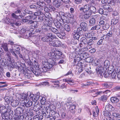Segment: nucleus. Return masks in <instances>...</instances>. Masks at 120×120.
Returning <instances> with one entry per match:
<instances>
[{"label": "nucleus", "instance_id": "obj_1", "mask_svg": "<svg viewBox=\"0 0 120 120\" xmlns=\"http://www.w3.org/2000/svg\"><path fill=\"white\" fill-rule=\"evenodd\" d=\"M52 61V62L51 61L49 63L46 61H43V65L42 68L38 69H36L35 68H34V69L32 68L31 69L32 72L36 75H39L42 72H46L48 70L52 67L54 64V63H53L54 62L53 61Z\"/></svg>", "mask_w": 120, "mask_h": 120}, {"label": "nucleus", "instance_id": "obj_2", "mask_svg": "<svg viewBox=\"0 0 120 120\" xmlns=\"http://www.w3.org/2000/svg\"><path fill=\"white\" fill-rule=\"evenodd\" d=\"M29 52L27 51H23L21 54L19 52V57L23 59H25L26 64L29 66H31L33 64V62L30 60L29 55L28 54Z\"/></svg>", "mask_w": 120, "mask_h": 120}, {"label": "nucleus", "instance_id": "obj_3", "mask_svg": "<svg viewBox=\"0 0 120 120\" xmlns=\"http://www.w3.org/2000/svg\"><path fill=\"white\" fill-rule=\"evenodd\" d=\"M22 9H16L14 13L12 14V17L16 19H19L22 18V17L25 15V14L23 13L22 14L21 12Z\"/></svg>", "mask_w": 120, "mask_h": 120}, {"label": "nucleus", "instance_id": "obj_4", "mask_svg": "<svg viewBox=\"0 0 120 120\" xmlns=\"http://www.w3.org/2000/svg\"><path fill=\"white\" fill-rule=\"evenodd\" d=\"M13 46L14 47H12V49H10L9 50L13 55H14L16 57H17V55L16 52V53H18V52L19 53V52L20 53V52L19 51L20 48L19 46L18 45H14Z\"/></svg>", "mask_w": 120, "mask_h": 120}, {"label": "nucleus", "instance_id": "obj_5", "mask_svg": "<svg viewBox=\"0 0 120 120\" xmlns=\"http://www.w3.org/2000/svg\"><path fill=\"white\" fill-rule=\"evenodd\" d=\"M49 43L50 45L57 47L61 46L62 45L61 42L58 40L51 41Z\"/></svg>", "mask_w": 120, "mask_h": 120}, {"label": "nucleus", "instance_id": "obj_6", "mask_svg": "<svg viewBox=\"0 0 120 120\" xmlns=\"http://www.w3.org/2000/svg\"><path fill=\"white\" fill-rule=\"evenodd\" d=\"M20 32L25 38H27L30 36V32L29 30H26L24 28H23L21 30Z\"/></svg>", "mask_w": 120, "mask_h": 120}, {"label": "nucleus", "instance_id": "obj_7", "mask_svg": "<svg viewBox=\"0 0 120 120\" xmlns=\"http://www.w3.org/2000/svg\"><path fill=\"white\" fill-rule=\"evenodd\" d=\"M54 24L56 27L60 29H62L63 28L62 25L64 24L61 22V20H59V21L56 20L54 21Z\"/></svg>", "mask_w": 120, "mask_h": 120}, {"label": "nucleus", "instance_id": "obj_8", "mask_svg": "<svg viewBox=\"0 0 120 120\" xmlns=\"http://www.w3.org/2000/svg\"><path fill=\"white\" fill-rule=\"evenodd\" d=\"M51 31L54 33L56 34L57 36L60 38H61L62 35L60 34V29H57L53 27H51L49 28Z\"/></svg>", "mask_w": 120, "mask_h": 120}, {"label": "nucleus", "instance_id": "obj_9", "mask_svg": "<svg viewBox=\"0 0 120 120\" xmlns=\"http://www.w3.org/2000/svg\"><path fill=\"white\" fill-rule=\"evenodd\" d=\"M69 111L72 113H75V106L74 104L72 103L68 106Z\"/></svg>", "mask_w": 120, "mask_h": 120}, {"label": "nucleus", "instance_id": "obj_10", "mask_svg": "<svg viewBox=\"0 0 120 120\" xmlns=\"http://www.w3.org/2000/svg\"><path fill=\"white\" fill-rule=\"evenodd\" d=\"M28 93L26 94L23 93L22 94L19 95V97L20 98L19 99L22 101L24 100L25 101L26 100H28L27 97L28 95Z\"/></svg>", "mask_w": 120, "mask_h": 120}, {"label": "nucleus", "instance_id": "obj_11", "mask_svg": "<svg viewBox=\"0 0 120 120\" xmlns=\"http://www.w3.org/2000/svg\"><path fill=\"white\" fill-rule=\"evenodd\" d=\"M54 6L55 7L58 8L62 4L61 0H54L53 2Z\"/></svg>", "mask_w": 120, "mask_h": 120}, {"label": "nucleus", "instance_id": "obj_12", "mask_svg": "<svg viewBox=\"0 0 120 120\" xmlns=\"http://www.w3.org/2000/svg\"><path fill=\"white\" fill-rule=\"evenodd\" d=\"M61 22L64 24V23H68L69 22V19L64 14H63L61 16Z\"/></svg>", "mask_w": 120, "mask_h": 120}, {"label": "nucleus", "instance_id": "obj_13", "mask_svg": "<svg viewBox=\"0 0 120 120\" xmlns=\"http://www.w3.org/2000/svg\"><path fill=\"white\" fill-rule=\"evenodd\" d=\"M80 26L84 31H86L88 30V28L87 24L85 22H81L80 24Z\"/></svg>", "mask_w": 120, "mask_h": 120}, {"label": "nucleus", "instance_id": "obj_14", "mask_svg": "<svg viewBox=\"0 0 120 120\" xmlns=\"http://www.w3.org/2000/svg\"><path fill=\"white\" fill-rule=\"evenodd\" d=\"M23 109L21 108L18 107L15 110V114L16 116H19L22 112Z\"/></svg>", "mask_w": 120, "mask_h": 120}, {"label": "nucleus", "instance_id": "obj_15", "mask_svg": "<svg viewBox=\"0 0 120 120\" xmlns=\"http://www.w3.org/2000/svg\"><path fill=\"white\" fill-rule=\"evenodd\" d=\"M105 109L106 111H112L114 110V108L111 105L108 103L106 105Z\"/></svg>", "mask_w": 120, "mask_h": 120}, {"label": "nucleus", "instance_id": "obj_16", "mask_svg": "<svg viewBox=\"0 0 120 120\" xmlns=\"http://www.w3.org/2000/svg\"><path fill=\"white\" fill-rule=\"evenodd\" d=\"M89 6L88 4L85 5L83 8H79V10L80 11H82L83 12L89 11Z\"/></svg>", "mask_w": 120, "mask_h": 120}, {"label": "nucleus", "instance_id": "obj_17", "mask_svg": "<svg viewBox=\"0 0 120 120\" xmlns=\"http://www.w3.org/2000/svg\"><path fill=\"white\" fill-rule=\"evenodd\" d=\"M76 54H77L79 55L80 56L79 57L81 59H82L83 58L86 59L87 57L86 55H87V54L86 53H82L81 52V51L78 52H76Z\"/></svg>", "mask_w": 120, "mask_h": 120}, {"label": "nucleus", "instance_id": "obj_18", "mask_svg": "<svg viewBox=\"0 0 120 120\" xmlns=\"http://www.w3.org/2000/svg\"><path fill=\"white\" fill-rule=\"evenodd\" d=\"M83 12L84 14L83 15V17L86 19H88L92 14L90 11Z\"/></svg>", "mask_w": 120, "mask_h": 120}, {"label": "nucleus", "instance_id": "obj_19", "mask_svg": "<svg viewBox=\"0 0 120 120\" xmlns=\"http://www.w3.org/2000/svg\"><path fill=\"white\" fill-rule=\"evenodd\" d=\"M102 93L107 94L108 96L110 95L111 93L109 90H106L104 91H98L97 92L95 93V94L97 95H100Z\"/></svg>", "mask_w": 120, "mask_h": 120}, {"label": "nucleus", "instance_id": "obj_20", "mask_svg": "<svg viewBox=\"0 0 120 120\" xmlns=\"http://www.w3.org/2000/svg\"><path fill=\"white\" fill-rule=\"evenodd\" d=\"M44 0H33V1L37 2V5L41 7H43L45 6V4L44 2Z\"/></svg>", "mask_w": 120, "mask_h": 120}, {"label": "nucleus", "instance_id": "obj_21", "mask_svg": "<svg viewBox=\"0 0 120 120\" xmlns=\"http://www.w3.org/2000/svg\"><path fill=\"white\" fill-rule=\"evenodd\" d=\"M2 118L3 119H5L7 120L10 119V116L9 113L6 111L2 113L1 114Z\"/></svg>", "mask_w": 120, "mask_h": 120}, {"label": "nucleus", "instance_id": "obj_22", "mask_svg": "<svg viewBox=\"0 0 120 120\" xmlns=\"http://www.w3.org/2000/svg\"><path fill=\"white\" fill-rule=\"evenodd\" d=\"M52 51L55 53L57 55H62V53L61 52V50L58 49L53 48L52 50Z\"/></svg>", "mask_w": 120, "mask_h": 120}, {"label": "nucleus", "instance_id": "obj_23", "mask_svg": "<svg viewBox=\"0 0 120 120\" xmlns=\"http://www.w3.org/2000/svg\"><path fill=\"white\" fill-rule=\"evenodd\" d=\"M43 14V12L42 11H39V12H36L34 14L31 15V16H32L33 19H34L37 16H41V15Z\"/></svg>", "mask_w": 120, "mask_h": 120}, {"label": "nucleus", "instance_id": "obj_24", "mask_svg": "<svg viewBox=\"0 0 120 120\" xmlns=\"http://www.w3.org/2000/svg\"><path fill=\"white\" fill-rule=\"evenodd\" d=\"M103 9L105 10L111 11H112V9L111 6L109 4H105L103 6Z\"/></svg>", "mask_w": 120, "mask_h": 120}, {"label": "nucleus", "instance_id": "obj_25", "mask_svg": "<svg viewBox=\"0 0 120 120\" xmlns=\"http://www.w3.org/2000/svg\"><path fill=\"white\" fill-rule=\"evenodd\" d=\"M103 113L104 116H109V119L110 117H112L113 118L112 116L111 115L110 112H109L108 111H103Z\"/></svg>", "mask_w": 120, "mask_h": 120}, {"label": "nucleus", "instance_id": "obj_26", "mask_svg": "<svg viewBox=\"0 0 120 120\" xmlns=\"http://www.w3.org/2000/svg\"><path fill=\"white\" fill-rule=\"evenodd\" d=\"M63 80L64 81L67 82L69 84L73 85L74 83V80L70 78L65 79Z\"/></svg>", "mask_w": 120, "mask_h": 120}, {"label": "nucleus", "instance_id": "obj_27", "mask_svg": "<svg viewBox=\"0 0 120 120\" xmlns=\"http://www.w3.org/2000/svg\"><path fill=\"white\" fill-rule=\"evenodd\" d=\"M49 28V26H46L45 25H43L42 26V34H45L46 32L48 30V28Z\"/></svg>", "mask_w": 120, "mask_h": 120}, {"label": "nucleus", "instance_id": "obj_28", "mask_svg": "<svg viewBox=\"0 0 120 120\" xmlns=\"http://www.w3.org/2000/svg\"><path fill=\"white\" fill-rule=\"evenodd\" d=\"M82 29L81 28L79 27L76 30H75L74 32L77 33L78 34H80L81 35H82L84 34L83 31L82 30Z\"/></svg>", "mask_w": 120, "mask_h": 120}, {"label": "nucleus", "instance_id": "obj_29", "mask_svg": "<svg viewBox=\"0 0 120 120\" xmlns=\"http://www.w3.org/2000/svg\"><path fill=\"white\" fill-rule=\"evenodd\" d=\"M97 73L101 74H102L104 71V70L103 67H98L96 69Z\"/></svg>", "mask_w": 120, "mask_h": 120}, {"label": "nucleus", "instance_id": "obj_30", "mask_svg": "<svg viewBox=\"0 0 120 120\" xmlns=\"http://www.w3.org/2000/svg\"><path fill=\"white\" fill-rule=\"evenodd\" d=\"M28 100H26L24 101L25 105L27 107H29L31 106L32 104V102L30 101H27Z\"/></svg>", "mask_w": 120, "mask_h": 120}, {"label": "nucleus", "instance_id": "obj_31", "mask_svg": "<svg viewBox=\"0 0 120 120\" xmlns=\"http://www.w3.org/2000/svg\"><path fill=\"white\" fill-rule=\"evenodd\" d=\"M48 38L53 39L54 38H56V37L55 35L52 34L51 33H48L46 34Z\"/></svg>", "mask_w": 120, "mask_h": 120}, {"label": "nucleus", "instance_id": "obj_32", "mask_svg": "<svg viewBox=\"0 0 120 120\" xmlns=\"http://www.w3.org/2000/svg\"><path fill=\"white\" fill-rule=\"evenodd\" d=\"M110 100L112 103H116L119 101V99L118 98L115 97L111 98Z\"/></svg>", "mask_w": 120, "mask_h": 120}, {"label": "nucleus", "instance_id": "obj_33", "mask_svg": "<svg viewBox=\"0 0 120 120\" xmlns=\"http://www.w3.org/2000/svg\"><path fill=\"white\" fill-rule=\"evenodd\" d=\"M33 16H31V15L27 16V17L23 19H22V21L24 22H27L28 20L31 19H33Z\"/></svg>", "mask_w": 120, "mask_h": 120}, {"label": "nucleus", "instance_id": "obj_34", "mask_svg": "<svg viewBox=\"0 0 120 120\" xmlns=\"http://www.w3.org/2000/svg\"><path fill=\"white\" fill-rule=\"evenodd\" d=\"M12 106L13 107H16L19 104V101L18 100L13 101H11Z\"/></svg>", "mask_w": 120, "mask_h": 120}, {"label": "nucleus", "instance_id": "obj_35", "mask_svg": "<svg viewBox=\"0 0 120 120\" xmlns=\"http://www.w3.org/2000/svg\"><path fill=\"white\" fill-rule=\"evenodd\" d=\"M43 119L42 116H39L36 115L35 116L33 117L34 120H41Z\"/></svg>", "mask_w": 120, "mask_h": 120}, {"label": "nucleus", "instance_id": "obj_36", "mask_svg": "<svg viewBox=\"0 0 120 120\" xmlns=\"http://www.w3.org/2000/svg\"><path fill=\"white\" fill-rule=\"evenodd\" d=\"M96 20L94 18H92L89 21V25L91 26H93L95 23Z\"/></svg>", "mask_w": 120, "mask_h": 120}, {"label": "nucleus", "instance_id": "obj_37", "mask_svg": "<svg viewBox=\"0 0 120 120\" xmlns=\"http://www.w3.org/2000/svg\"><path fill=\"white\" fill-rule=\"evenodd\" d=\"M7 66L8 67V69L10 71H11L15 67V66L13 64L11 63L10 64H8Z\"/></svg>", "mask_w": 120, "mask_h": 120}, {"label": "nucleus", "instance_id": "obj_38", "mask_svg": "<svg viewBox=\"0 0 120 120\" xmlns=\"http://www.w3.org/2000/svg\"><path fill=\"white\" fill-rule=\"evenodd\" d=\"M81 42H83L85 45H87L88 39L85 37H82L80 40Z\"/></svg>", "mask_w": 120, "mask_h": 120}, {"label": "nucleus", "instance_id": "obj_39", "mask_svg": "<svg viewBox=\"0 0 120 120\" xmlns=\"http://www.w3.org/2000/svg\"><path fill=\"white\" fill-rule=\"evenodd\" d=\"M96 9L95 7L93 6H90V7L89 10L91 12V13H94L96 11Z\"/></svg>", "mask_w": 120, "mask_h": 120}, {"label": "nucleus", "instance_id": "obj_40", "mask_svg": "<svg viewBox=\"0 0 120 120\" xmlns=\"http://www.w3.org/2000/svg\"><path fill=\"white\" fill-rule=\"evenodd\" d=\"M117 69H115V71H113V73L111 74V76L112 78L113 79H115L116 76V75H117V73L118 71L117 70Z\"/></svg>", "mask_w": 120, "mask_h": 120}, {"label": "nucleus", "instance_id": "obj_41", "mask_svg": "<svg viewBox=\"0 0 120 120\" xmlns=\"http://www.w3.org/2000/svg\"><path fill=\"white\" fill-rule=\"evenodd\" d=\"M39 100L40 101L42 104L43 105L45 104L46 100L45 98L42 97L41 96H40Z\"/></svg>", "mask_w": 120, "mask_h": 120}, {"label": "nucleus", "instance_id": "obj_42", "mask_svg": "<svg viewBox=\"0 0 120 120\" xmlns=\"http://www.w3.org/2000/svg\"><path fill=\"white\" fill-rule=\"evenodd\" d=\"M113 35V34L111 32H109V33H107L106 35H104L103 37L106 36L105 38H107L108 39H109L110 38L112 37Z\"/></svg>", "mask_w": 120, "mask_h": 120}, {"label": "nucleus", "instance_id": "obj_43", "mask_svg": "<svg viewBox=\"0 0 120 120\" xmlns=\"http://www.w3.org/2000/svg\"><path fill=\"white\" fill-rule=\"evenodd\" d=\"M73 37L74 39H78L80 37V35L79 34L77 33L74 32L73 34Z\"/></svg>", "mask_w": 120, "mask_h": 120}, {"label": "nucleus", "instance_id": "obj_44", "mask_svg": "<svg viewBox=\"0 0 120 120\" xmlns=\"http://www.w3.org/2000/svg\"><path fill=\"white\" fill-rule=\"evenodd\" d=\"M41 40L43 41L46 42L49 41L50 42L51 41H50L49 39L48 38L46 35V36L42 37L41 38Z\"/></svg>", "mask_w": 120, "mask_h": 120}, {"label": "nucleus", "instance_id": "obj_45", "mask_svg": "<svg viewBox=\"0 0 120 120\" xmlns=\"http://www.w3.org/2000/svg\"><path fill=\"white\" fill-rule=\"evenodd\" d=\"M2 47L4 49V51H7L8 50V44L7 43H4L2 45Z\"/></svg>", "mask_w": 120, "mask_h": 120}, {"label": "nucleus", "instance_id": "obj_46", "mask_svg": "<svg viewBox=\"0 0 120 120\" xmlns=\"http://www.w3.org/2000/svg\"><path fill=\"white\" fill-rule=\"evenodd\" d=\"M118 19L114 18L112 19L111 21V23L112 25H115L118 23Z\"/></svg>", "mask_w": 120, "mask_h": 120}, {"label": "nucleus", "instance_id": "obj_47", "mask_svg": "<svg viewBox=\"0 0 120 120\" xmlns=\"http://www.w3.org/2000/svg\"><path fill=\"white\" fill-rule=\"evenodd\" d=\"M25 76L27 79H33V75L32 74L26 73L25 74Z\"/></svg>", "mask_w": 120, "mask_h": 120}, {"label": "nucleus", "instance_id": "obj_48", "mask_svg": "<svg viewBox=\"0 0 120 120\" xmlns=\"http://www.w3.org/2000/svg\"><path fill=\"white\" fill-rule=\"evenodd\" d=\"M36 20L38 22H41L43 21V17L41 16H37L35 18Z\"/></svg>", "mask_w": 120, "mask_h": 120}, {"label": "nucleus", "instance_id": "obj_49", "mask_svg": "<svg viewBox=\"0 0 120 120\" xmlns=\"http://www.w3.org/2000/svg\"><path fill=\"white\" fill-rule=\"evenodd\" d=\"M28 94V95L27 96L28 97V99H29L31 100H33L34 95L33 94L31 93H29Z\"/></svg>", "mask_w": 120, "mask_h": 120}, {"label": "nucleus", "instance_id": "obj_50", "mask_svg": "<svg viewBox=\"0 0 120 120\" xmlns=\"http://www.w3.org/2000/svg\"><path fill=\"white\" fill-rule=\"evenodd\" d=\"M47 108L46 107L45 108V109L44 110V111H43L42 112V113L43 115L44 116H46V117L47 118V116H48V115H49V113L47 111V109L48 110V109H46Z\"/></svg>", "mask_w": 120, "mask_h": 120}, {"label": "nucleus", "instance_id": "obj_51", "mask_svg": "<svg viewBox=\"0 0 120 120\" xmlns=\"http://www.w3.org/2000/svg\"><path fill=\"white\" fill-rule=\"evenodd\" d=\"M51 115H48V116H47V118H49L51 120H55L56 118L55 116L54 115H52V114H51Z\"/></svg>", "mask_w": 120, "mask_h": 120}, {"label": "nucleus", "instance_id": "obj_52", "mask_svg": "<svg viewBox=\"0 0 120 120\" xmlns=\"http://www.w3.org/2000/svg\"><path fill=\"white\" fill-rule=\"evenodd\" d=\"M20 21H18L13 22L11 25L13 27L15 25L17 26H19L20 25Z\"/></svg>", "mask_w": 120, "mask_h": 120}, {"label": "nucleus", "instance_id": "obj_53", "mask_svg": "<svg viewBox=\"0 0 120 120\" xmlns=\"http://www.w3.org/2000/svg\"><path fill=\"white\" fill-rule=\"evenodd\" d=\"M38 22L35 21H33L32 26L33 27H34V28H36L38 27Z\"/></svg>", "mask_w": 120, "mask_h": 120}, {"label": "nucleus", "instance_id": "obj_54", "mask_svg": "<svg viewBox=\"0 0 120 120\" xmlns=\"http://www.w3.org/2000/svg\"><path fill=\"white\" fill-rule=\"evenodd\" d=\"M85 59L86 62L87 63L92 62L93 60V58L90 57H87Z\"/></svg>", "mask_w": 120, "mask_h": 120}, {"label": "nucleus", "instance_id": "obj_55", "mask_svg": "<svg viewBox=\"0 0 120 120\" xmlns=\"http://www.w3.org/2000/svg\"><path fill=\"white\" fill-rule=\"evenodd\" d=\"M94 43V42L92 39H88L87 45H90L91 46V45H92Z\"/></svg>", "mask_w": 120, "mask_h": 120}, {"label": "nucleus", "instance_id": "obj_56", "mask_svg": "<svg viewBox=\"0 0 120 120\" xmlns=\"http://www.w3.org/2000/svg\"><path fill=\"white\" fill-rule=\"evenodd\" d=\"M64 29L67 31H69L70 30V27L68 24L64 25Z\"/></svg>", "mask_w": 120, "mask_h": 120}, {"label": "nucleus", "instance_id": "obj_57", "mask_svg": "<svg viewBox=\"0 0 120 120\" xmlns=\"http://www.w3.org/2000/svg\"><path fill=\"white\" fill-rule=\"evenodd\" d=\"M117 118H120V114L117 113H112V116Z\"/></svg>", "mask_w": 120, "mask_h": 120}, {"label": "nucleus", "instance_id": "obj_58", "mask_svg": "<svg viewBox=\"0 0 120 120\" xmlns=\"http://www.w3.org/2000/svg\"><path fill=\"white\" fill-rule=\"evenodd\" d=\"M40 96L39 95H37L36 96H34V99H33V101L34 102H36L38 100H39Z\"/></svg>", "mask_w": 120, "mask_h": 120}, {"label": "nucleus", "instance_id": "obj_59", "mask_svg": "<svg viewBox=\"0 0 120 120\" xmlns=\"http://www.w3.org/2000/svg\"><path fill=\"white\" fill-rule=\"evenodd\" d=\"M91 48V47H89L88 46L87 47H85L81 49H80V51H81V52H84L86 50H88V49H90Z\"/></svg>", "mask_w": 120, "mask_h": 120}, {"label": "nucleus", "instance_id": "obj_60", "mask_svg": "<svg viewBox=\"0 0 120 120\" xmlns=\"http://www.w3.org/2000/svg\"><path fill=\"white\" fill-rule=\"evenodd\" d=\"M104 30H107L108 29L109 27V26L108 24H105L102 26Z\"/></svg>", "mask_w": 120, "mask_h": 120}, {"label": "nucleus", "instance_id": "obj_61", "mask_svg": "<svg viewBox=\"0 0 120 120\" xmlns=\"http://www.w3.org/2000/svg\"><path fill=\"white\" fill-rule=\"evenodd\" d=\"M47 7H48L49 11H53L54 10L55 8L53 6L48 5Z\"/></svg>", "mask_w": 120, "mask_h": 120}, {"label": "nucleus", "instance_id": "obj_62", "mask_svg": "<svg viewBox=\"0 0 120 120\" xmlns=\"http://www.w3.org/2000/svg\"><path fill=\"white\" fill-rule=\"evenodd\" d=\"M104 65L105 66L108 67L109 65V62L108 60H105L104 63Z\"/></svg>", "mask_w": 120, "mask_h": 120}, {"label": "nucleus", "instance_id": "obj_63", "mask_svg": "<svg viewBox=\"0 0 120 120\" xmlns=\"http://www.w3.org/2000/svg\"><path fill=\"white\" fill-rule=\"evenodd\" d=\"M5 52L6 55L7 56V57L9 59L10 57V53L8 51V50L7 51H5Z\"/></svg>", "mask_w": 120, "mask_h": 120}, {"label": "nucleus", "instance_id": "obj_64", "mask_svg": "<svg viewBox=\"0 0 120 120\" xmlns=\"http://www.w3.org/2000/svg\"><path fill=\"white\" fill-rule=\"evenodd\" d=\"M35 10L37 12L42 11H43V8L41 7L38 6Z\"/></svg>", "mask_w": 120, "mask_h": 120}]
</instances>
